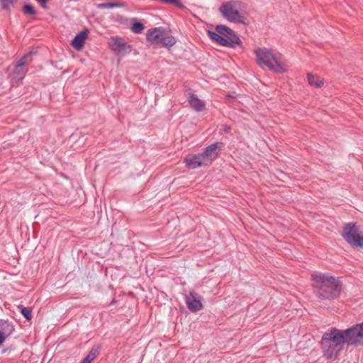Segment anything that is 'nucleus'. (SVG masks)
Returning a JSON list of instances; mask_svg holds the SVG:
<instances>
[{
	"label": "nucleus",
	"instance_id": "obj_1",
	"mask_svg": "<svg viewBox=\"0 0 363 363\" xmlns=\"http://www.w3.org/2000/svg\"><path fill=\"white\" fill-rule=\"evenodd\" d=\"M312 288L315 296L320 301H333L340 297L343 284L340 277L328 273L313 274Z\"/></svg>",
	"mask_w": 363,
	"mask_h": 363
},
{
	"label": "nucleus",
	"instance_id": "obj_2",
	"mask_svg": "<svg viewBox=\"0 0 363 363\" xmlns=\"http://www.w3.org/2000/svg\"><path fill=\"white\" fill-rule=\"evenodd\" d=\"M255 54L259 65L266 66L270 70L277 73H284L286 72L284 64L279 60L271 49L266 48H257L255 50Z\"/></svg>",
	"mask_w": 363,
	"mask_h": 363
},
{
	"label": "nucleus",
	"instance_id": "obj_3",
	"mask_svg": "<svg viewBox=\"0 0 363 363\" xmlns=\"http://www.w3.org/2000/svg\"><path fill=\"white\" fill-rule=\"evenodd\" d=\"M241 2L238 1H228L221 4L218 10L227 21L235 23H244L245 18L241 15L239 9Z\"/></svg>",
	"mask_w": 363,
	"mask_h": 363
},
{
	"label": "nucleus",
	"instance_id": "obj_4",
	"mask_svg": "<svg viewBox=\"0 0 363 363\" xmlns=\"http://www.w3.org/2000/svg\"><path fill=\"white\" fill-rule=\"evenodd\" d=\"M146 38L152 44L160 45L166 48L172 47L177 42L175 38L169 31L160 27L149 30Z\"/></svg>",
	"mask_w": 363,
	"mask_h": 363
},
{
	"label": "nucleus",
	"instance_id": "obj_5",
	"mask_svg": "<svg viewBox=\"0 0 363 363\" xmlns=\"http://www.w3.org/2000/svg\"><path fill=\"white\" fill-rule=\"evenodd\" d=\"M342 236L350 245L363 247V236L359 233V227L356 223H348L343 226Z\"/></svg>",
	"mask_w": 363,
	"mask_h": 363
},
{
	"label": "nucleus",
	"instance_id": "obj_6",
	"mask_svg": "<svg viewBox=\"0 0 363 363\" xmlns=\"http://www.w3.org/2000/svg\"><path fill=\"white\" fill-rule=\"evenodd\" d=\"M346 344L349 346L363 345V323L344 330Z\"/></svg>",
	"mask_w": 363,
	"mask_h": 363
},
{
	"label": "nucleus",
	"instance_id": "obj_7",
	"mask_svg": "<svg viewBox=\"0 0 363 363\" xmlns=\"http://www.w3.org/2000/svg\"><path fill=\"white\" fill-rule=\"evenodd\" d=\"M34 53L30 51L17 61L12 73L13 78H16L18 81L24 78L28 71L26 67L32 62V55Z\"/></svg>",
	"mask_w": 363,
	"mask_h": 363
},
{
	"label": "nucleus",
	"instance_id": "obj_8",
	"mask_svg": "<svg viewBox=\"0 0 363 363\" xmlns=\"http://www.w3.org/2000/svg\"><path fill=\"white\" fill-rule=\"evenodd\" d=\"M331 342H334L335 346L342 351L344 344H346L344 330H340L336 328H329L322 336Z\"/></svg>",
	"mask_w": 363,
	"mask_h": 363
},
{
	"label": "nucleus",
	"instance_id": "obj_9",
	"mask_svg": "<svg viewBox=\"0 0 363 363\" xmlns=\"http://www.w3.org/2000/svg\"><path fill=\"white\" fill-rule=\"evenodd\" d=\"M215 30L217 33L220 34L221 36H225L228 42H230V44L233 45L232 48H235V45H239L241 48H244L241 40L235 32L227 26L221 24L217 25Z\"/></svg>",
	"mask_w": 363,
	"mask_h": 363
},
{
	"label": "nucleus",
	"instance_id": "obj_10",
	"mask_svg": "<svg viewBox=\"0 0 363 363\" xmlns=\"http://www.w3.org/2000/svg\"><path fill=\"white\" fill-rule=\"evenodd\" d=\"M320 346L323 355L327 359H337L341 352L335 345L329 340L322 337L320 340Z\"/></svg>",
	"mask_w": 363,
	"mask_h": 363
},
{
	"label": "nucleus",
	"instance_id": "obj_11",
	"mask_svg": "<svg viewBox=\"0 0 363 363\" xmlns=\"http://www.w3.org/2000/svg\"><path fill=\"white\" fill-rule=\"evenodd\" d=\"M185 303L189 310L192 313H196L203 308L201 297L193 291H191L188 295H186Z\"/></svg>",
	"mask_w": 363,
	"mask_h": 363
},
{
	"label": "nucleus",
	"instance_id": "obj_12",
	"mask_svg": "<svg viewBox=\"0 0 363 363\" xmlns=\"http://www.w3.org/2000/svg\"><path fill=\"white\" fill-rule=\"evenodd\" d=\"M222 145V143L217 142L206 147L203 153H201L205 162L209 161L211 162L213 161L218 157Z\"/></svg>",
	"mask_w": 363,
	"mask_h": 363
},
{
	"label": "nucleus",
	"instance_id": "obj_13",
	"mask_svg": "<svg viewBox=\"0 0 363 363\" xmlns=\"http://www.w3.org/2000/svg\"><path fill=\"white\" fill-rule=\"evenodd\" d=\"M184 163L189 169H196L202 166L207 165L201 154H189L184 159Z\"/></svg>",
	"mask_w": 363,
	"mask_h": 363
},
{
	"label": "nucleus",
	"instance_id": "obj_14",
	"mask_svg": "<svg viewBox=\"0 0 363 363\" xmlns=\"http://www.w3.org/2000/svg\"><path fill=\"white\" fill-rule=\"evenodd\" d=\"M110 48L117 52L124 51L126 48L131 49L130 45H128L124 40L119 36H113L110 38L108 41Z\"/></svg>",
	"mask_w": 363,
	"mask_h": 363
},
{
	"label": "nucleus",
	"instance_id": "obj_15",
	"mask_svg": "<svg viewBox=\"0 0 363 363\" xmlns=\"http://www.w3.org/2000/svg\"><path fill=\"white\" fill-rule=\"evenodd\" d=\"M89 30L85 28L77 33L71 42L72 46L77 50H80L84 45L85 40L88 37Z\"/></svg>",
	"mask_w": 363,
	"mask_h": 363
},
{
	"label": "nucleus",
	"instance_id": "obj_16",
	"mask_svg": "<svg viewBox=\"0 0 363 363\" xmlns=\"http://www.w3.org/2000/svg\"><path fill=\"white\" fill-rule=\"evenodd\" d=\"M188 101L191 107L196 111H201L205 108L204 101L200 100L196 95L191 92L189 93Z\"/></svg>",
	"mask_w": 363,
	"mask_h": 363
},
{
	"label": "nucleus",
	"instance_id": "obj_17",
	"mask_svg": "<svg viewBox=\"0 0 363 363\" xmlns=\"http://www.w3.org/2000/svg\"><path fill=\"white\" fill-rule=\"evenodd\" d=\"M208 37L214 42L217 43L220 45L233 48V45L230 44V42H228V40L220 35L217 32H214L212 30H208L207 31Z\"/></svg>",
	"mask_w": 363,
	"mask_h": 363
},
{
	"label": "nucleus",
	"instance_id": "obj_18",
	"mask_svg": "<svg viewBox=\"0 0 363 363\" xmlns=\"http://www.w3.org/2000/svg\"><path fill=\"white\" fill-rule=\"evenodd\" d=\"M15 328L12 323L8 320H0V333H2L7 337L14 331Z\"/></svg>",
	"mask_w": 363,
	"mask_h": 363
},
{
	"label": "nucleus",
	"instance_id": "obj_19",
	"mask_svg": "<svg viewBox=\"0 0 363 363\" xmlns=\"http://www.w3.org/2000/svg\"><path fill=\"white\" fill-rule=\"evenodd\" d=\"M307 78L309 84L316 88L321 87L324 84L323 79H321L318 75L313 74L311 73H308Z\"/></svg>",
	"mask_w": 363,
	"mask_h": 363
},
{
	"label": "nucleus",
	"instance_id": "obj_20",
	"mask_svg": "<svg viewBox=\"0 0 363 363\" xmlns=\"http://www.w3.org/2000/svg\"><path fill=\"white\" fill-rule=\"evenodd\" d=\"M124 4L122 2H109V3H101L98 5L99 9H113L116 7H123Z\"/></svg>",
	"mask_w": 363,
	"mask_h": 363
},
{
	"label": "nucleus",
	"instance_id": "obj_21",
	"mask_svg": "<svg viewBox=\"0 0 363 363\" xmlns=\"http://www.w3.org/2000/svg\"><path fill=\"white\" fill-rule=\"evenodd\" d=\"M144 25L139 21H136L132 24L131 30L134 33H140L144 30Z\"/></svg>",
	"mask_w": 363,
	"mask_h": 363
},
{
	"label": "nucleus",
	"instance_id": "obj_22",
	"mask_svg": "<svg viewBox=\"0 0 363 363\" xmlns=\"http://www.w3.org/2000/svg\"><path fill=\"white\" fill-rule=\"evenodd\" d=\"M23 12L26 15L33 16L36 14L34 7L30 4H26L23 6Z\"/></svg>",
	"mask_w": 363,
	"mask_h": 363
},
{
	"label": "nucleus",
	"instance_id": "obj_23",
	"mask_svg": "<svg viewBox=\"0 0 363 363\" xmlns=\"http://www.w3.org/2000/svg\"><path fill=\"white\" fill-rule=\"evenodd\" d=\"M99 351L98 348L92 347L88 354L86 356L90 362H92L99 354Z\"/></svg>",
	"mask_w": 363,
	"mask_h": 363
},
{
	"label": "nucleus",
	"instance_id": "obj_24",
	"mask_svg": "<svg viewBox=\"0 0 363 363\" xmlns=\"http://www.w3.org/2000/svg\"><path fill=\"white\" fill-rule=\"evenodd\" d=\"M21 312L26 320H30L32 318V311L30 308L23 307Z\"/></svg>",
	"mask_w": 363,
	"mask_h": 363
},
{
	"label": "nucleus",
	"instance_id": "obj_25",
	"mask_svg": "<svg viewBox=\"0 0 363 363\" xmlns=\"http://www.w3.org/2000/svg\"><path fill=\"white\" fill-rule=\"evenodd\" d=\"M16 0H1V4L4 9H7L9 6L13 4Z\"/></svg>",
	"mask_w": 363,
	"mask_h": 363
},
{
	"label": "nucleus",
	"instance_id": "obj_26",
	"mask_svg": "<svg viewBox=\"0 0 363 363\" xmlns=\"http://www.w3.org/2000/svg\"><path fill=\"white\" fill-rule=\"evenodd\" d=\"M222 130L225 132V133H230V130H231V127L228 125H223V128H222Z\"/></svg>",
	"mask_w": 363,
	"mask_h": 363
},
{
	"label": "nucleus",
	"instance_id": "obj_27",
	"mask_svg": "<svg viewBox=\"0 0 363 363\" xmlns=\"http://www.w3.org/2000/svg\"><path fill=\"white\" fill-rule=\"evenodd\" d=\"M6 338V336L2 334V333H0V345H1L4 342Z\"/></svg>",
	"mask_w": 363,
	"mask_h": 363
},
{
	"label": "nucleus",
	"instance_id": "obj_28",
	"mask_svg": "<svg viewBox=\"0 0 363 363\" xmlns=\"http://www.w3.org/2000/svg\"><path fill=\"white\" fill-rule=\"evenodd\" d=\"M91 362H90V360L86 357H85L80 363H91Z\"/></svg>",
	"mask_w": 363,
	"mask_h": 363
},
{
	"label": "nucleus",
	"instance_id": "obj_29",
	"mask_svg": "<svg viewBox=\"0 0 363 363\" xmlns=\"http://www.w3.org/2000/svg\"><path fill=\"white\" fill-rule=\"evenodd\" d=\"M9 350H11V347H6V348L4 349V350H2V353H3V354H4V353L7 352V351H8Z\"/></svg>",
	"mask_w": 363,
	"mask_h": 363
},
{
	"label": "nucleus",
	"instance_id": "obj_30",
	"mask_svg": "<svg viewBox=\"0 0 363 363\" xmlns=\"http://www.w3.org/2000/svg\"><path fill=\"white\" fill-rule=\"evenodd\" d=\"M115 303V299H113V301H111V304H113Z\"/></svg>",
	"mask_w": 363,
	"mask_h": 363
}]
</instances>
